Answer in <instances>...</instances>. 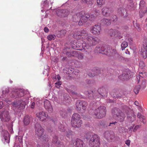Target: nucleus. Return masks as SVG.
Instances as JSON below:
<instances>
[{"label":"nucleus","instance_id":"f257e3e1","mask_svg":"<svg viewBox=\"0 0 147 147\" xmlns=\"http://www.w3.org/2000/svg\"><path fill=\"white\" fill-rule=\"evenodd\" d=\"M74 37L78 40L75 49L77 50L89 49L92 46L96 45L98 42V38L92 36L86 28L77 32L73 35Z\"/></svg>","mask_w":147,"mask_h":147},{"label":"nucleus","instance_id":"f03ea898","mask_svg":"<svg viewBox=\"0 0 147 147\" xmlns=\"http://www.w3.org/2000/svg\"><path fill=\"white\" fill-rule=\"evenodd\" d=\"M106 114V107L104 106H101L93 111L92 115L95 118H101L105 116Z\"/></svg>","mask_w":147,"mask_h":147},{"label":"nucleus","instance_id":"7ed1b4c3","mask_svg":"<svg viewBox=\"0 0 147 147\" xmlns=\"http://www.w3.org/2000/svg\"><path fill=\"white\" fill-rule=\"evenodd\" d=\"M112 114L113 116L118 121L122 122L124 121L125 115L119 109L116 108L113 109Z\"/></svg>","mask_w":147,"mask_h":147},{"label":"nucleus","instance_id":"20e7f679","mask_svg":"<svg viewBox=\"0 0 147 147\" xmlns=\"http://www.w3.org/2000/svg\"><path fill=\"white\" fill-rule=\"evenodd\" d=\"M35 129L36 135L39 138L43 139L45 136L44 130L41 125L38 123H36L35 125Z\"/></svg>","mask_w":147,"mask_h":147},{"label":"nucleus","instance_id":"39448f33","mask_svg":"<svg viewBox=\"0 0 147 147\" xmlns=\"http://www.w3.org/2000/svg\"><path fill=\"white\" fill-rule=\"evenodd\" d=\"M91 147H99L100 144L99 138L96 135H94L91 137L89 141Z\"/></svg>","mask_w":147,"mask_h":147},{"label":"nucleus","instance_id":"423d86ee","mask_svg":"<svg viewBox=\"0 0 147 147\" xmlns=\"http://www.w3.org/2000/svg\"><path fill=\"white\" fill-rule=\"evenodd\" d=\"M95 52L96 53H102L105 55H108V53L111 52L110 49L109 48H105L102 46H98L95 49Z\"/></svg>","mask_w":147,"mask_h":147},{"label":"nucleus","instance_id":"0eeeda50","mask_svg":"<svg viewBox=\"0 0 147 147\" xmlns=\"http://www.w3.org/2000/svg\"><path fill=\"white\" fill-rule=\"evenodd\" d=\"M139 53L142 55L143 58L145 59L147 57V39L144 40L143 47L141 49L139 50Z\"/></svg>","mask_w":147,"mask_h":147},{"label":"nucleus","instance_id":"6e6552de","mask_svg":"<svg viewBox=\"0 0 147 147\" xmlns=\"http://www.w3.org/2000/svg\"><path fill=\"white\" fill-rule=\"evenodd\" d=\"M26 105L25 100H19L13 103V107L17 109L21 110L24 109Z\"/></svg>","mask_w":147,"mask_h":147},{"label":"nucleus","instance_id":"1a4fd4ad","mask_svg":"<svg viewBox=\"0 0 147 147\" xmlns=\"http://www.w3.org/2000/svg\"><path fill=\"white\" fill-rule=\"evenodd\" d=\"M101 31L100 26L98 25H95L91 27L90 28V31L91 33L96 36L100 35Z\"/></svg>","mask_w":147,"mask_h":147},{"label":"nucleus","instance_id":"9d476101","mask_svg":"<svg viewBox=\"0 0 147 147\" xmlns=\"http://www.w3.org/2000/svg\"><path fill=\"white\" fill-rule=\"evenodd\" d=\"M87 105V103L85 101L78 100L76 103V110L80 111L82 109L84 110L86 109Z\"/></svg>","mask_w":147,"mask_h":147},{"label":"nucleus","instance_id":"9b49d317","mask_svg":"<svg viewBox=\"0 0 147 147\" xmlns=\"http://www.w3.org/2000/svg\"><path fill=\"white\" fill-rule=\"evenodd\" d=\"M11 93L12 96L16 98L24 96V91L22 89H17L13 90Z\"/></svg>","mask_w":147,"mask_h":147},{"label":"nucleus","instance_id":"f8f14e48","mask_svg":"<svg viewBox=\"0 0 147 147\" xmlns=\"http://www.w3.org/2000/svg\"><path fill=\"white\" fill-rule=\"evenodd\" d=\"M36 116L39 120L41 121H46L48 116L47 113L43 111H40L37 113Z\"/></svg>","mask_w":147,"mask_h":147},{"label":"nucleus","instance_id":"ddd939ff","mask_svg":"<svg viewBox=\"0 0 147 147\" xmlns=\"http://www.w3.org/2000/svg\"><path fill=\"white\" fill-rule=\"evenodd\" d=\"M0 118L3 121H9L10 119L9 112L7 111H3L0 115Z\"/></svg>","mask_w":147,"mask_h":147},{"label":"nucleus","instance_id":"4468645a","mask_svg":"<svg viewBox=\"0 0 147 147\" xmlns=\"http://www.w3.org/2000/svg\"><path fill=\"white\" fill-rule=\"evenodd\" d=\"M56 12L57 15L61 17H66L69 13V11L67 9H58Z\"/></svg>","mask_w":147,"mask_h":147},{"label":"nucleus","instance_id":"2eb2a0df","mask_svg":"<svg viewBox=\"0 0 147 147\" xmlns=\"http://www.w3.org/2000/svg\"><path fill=\"white\" fill-rule=\"evenodd\" d=\"M113 12L112 9L107 7H104L102 9V15L107 17H109Z\"/></svg>","mask_w":147,"mask_h":147},{"label":"nucleus","instance_id":"dca6fc26","mask_svg":"<svg viewBox=\"0 0 147 147\" xmlns=\"http://www.w3.org/2000/svg\"><path fill=\"white\" fill-rule=\"evenodd\" d=\"M88 13L85 14L84 11V14L83 15L80 16V20L78 22V24L80 26H81L84 23L86 22L88 18V17L87 16Z\"/></svg>","mask_w":147,"mask_h":147},{"label":"nucleus","instance_id":"f3484780","mask_svg":"<svg viewBox=\"0 0 147 147\" xmlns=\"http://www.w3.org/2000/svg\"><path fill=\"white\" fill-rule=\"evenodd\" d=\"M118 14L123 17H125L127 16V11L123 7H120L117 10Z\"/></svg>","mask_w":147,"mask_h":147},{"label":"nucleus","instance_id":"a211bd4d","mask_svg":"<svg viewBox=\"0 0 147 147\" xmlns=\"http://www.w3.org/2000/svg\"><path fill=\"white\" fill-rule=\"evenodd\" d=\"M44 105L45 109L50 113L53 111V108L49 100H45L44 101Z\"/></svg>","mask_w":147,"mask_h":147},{"label":"nucleus","instance_id":"6ab92c4d","mask_svg":"<svg viewBox=\"0 0 147 147\" xmlns=\"http://www.w3.org/2000/svg\"><path fill=\"white\" fill-rule=\"evenodd\" d=\"M82 123L81 120H71V124L72 126L75 128H79L80 127Z\"/></svg>","mask_w":147,"mask_h":147},{"label":"nucleus","instance_id":"aec40b11","mask_svg":"<svg viewBox=\"0 0 147 147\" xmlns=\"http://www.w3.org/2000/svg\"><path fill=\"white\" fill-rule=\"evenodd\" d=\"M110 31L113 32L112 34L111 35V37L117 38L119 39H121L122 38L120 33L118 30L111 29L110 30Z\"/></svg>","mask_w":147,"mask_h":147},{"label":"nucleus","instance_id":"412c9836","mask_svg":"<svg viewBox=\"0 0 147 147\" xmlns=\"http://www.w3.org/2000/svg\"><path fill=\"white\" fill-rule=\"evenodd\" d=\"M110 31L113 32L112 34L111 35V37L117 38L119 39H121L122 38L120 33L118 30L111 29L110 30Z\"/></svg>","mask_w":147,"mask_h":147},{"label":"nucleus","instance_id":"4be33fe9","mask_svg":"<svg viewBox=\"0 0 147 147\" xmlns=\"http://www.w3.org/2000/svg\"><path fill=\"white\" fill-rule=\"evenodd\" d=\"M51 0H45L41 4V6L42 8L45 10L47 9L48 8L49 5L53 3L51 2Z\"/></svg>","mask_w":147,"mask_h":147},{"label":"nucleus","instance_id":"5701e85b","mask_svg":"<svg viewBox=\"0 0 147 147\" xmlns=\"http://www.w3.org/2000/svg\"><path fill=\"white\" fill-rule=\"evenodd\" d=\"M2 134L3 135L5 140V143H9V137L8 132L5 130L2 131Z\"/></svg>","mask_w":147,"mask_h":147},{"label":"nucleus","instance_id":"b1692460","mask_svg":"<svg viewBox=\"0 0 147 147\" xmlns=\"http://www.w3.org/2000/svg\"><path fill=\"white\" fill-rule=\"evenodd\" d=\"M111 52L113 55V57L115 59H117L119 60L122 59L123 57L120 56L119 54L116 52L115 49H113L111 50Z\"/></svg>","mask_w":147,"mask_h":147},{"label":"nucleus","instance_id":"393cba45","mask_svg":"<svg viewBox=\"0 0 147 147\" xmlns=\"http://www.w3.org/2000/svg\"><path fill=\"white\" fill-rule=\"evenodd\" d=\"M84 14V11H82L78 12L74 14L73 16V21H78L79 19H80V16L83 15Z\"/></svg>","mask_w":147,"mask_h":147},{"label":"nucleus","instance_id":"a878e982","mask_svg":"<svg viewBox=\"0 0 147 147\" xmlns=\"http://www.w3.org/2000/svg\"><path fill=\"white\" fill-rule=\"evenodd\" d=\"M77 51H68L66 53L67 56L68 57H76L77 54Z\"/></svg>","mask_w":147,"mask_h":147},{"label":"nucleus","instance_id":"bb28decb","mask_svg":"<svg viewBox=\"0 0 147 147\" xmlns=\"http://www.w3.org/2000/svg\"><path fill=\"white\" fill-rule=\"evenodd\" d=\"M104 137L107 139L112 138L113 136V133L111 131H107L104 134Z\"/></svg>","mask_w":147,"mask_h":147},{"label":"nucleus","instance_id":"cd10ccee","mask_svg":"<svg viewBox=\"0 0 147 147\" xmlns=\"http://www.w3.org/2000/svg\"><path fill=\"white\" fill-rule=\"evenodd\" d=\"M75 146L76 147H83L84 146L83 142L80 139H77L76 140Z\"/></svg>","mask_w":147,"mask_h":147},{"label":"nucleus","instance_id":"c85d7f7f","mask_svg":"<svg viewBox=\"0 0 147 147\" xmlns=\"http://www.w3.org/2000/svg\"><path fill=\"white\" fill-rule=\"evenodd\" d=\"M69 111L67 109H63L60 112V115L63 118H65L67 115Z\"/></svg>","mask_w":147,"mask_h":147},{"label":"nucleus","instance_id":"c756f323","mask_svg":"<svg viewBox=\"0 0 147 147\" xmlns=\"http://www.w3.org/2000/svg\"><path fill=\"white\" fill-rule=\"evenodd\" d=\"M119 78L121 80H126L129 78L130 77L126 72L123 74L119 76Z\"/></svg>","mask_w":147,"mask_h":147},{"label":"nucleus","instance_id":"7c9ffc66","mask_svg":"<svg viewBox=\"0 0 147 147\" xmlns=\"http://www.w3.org/2000/svg\"><path fill=\"white\" fill-rule=\"evenodd\" d=\"M9 90L7 88H6L5 90H3L2 91V94L1 95L2 97L0 96V98H5L6 97L9 92Z\"/></svg>","mask_w":147,"mask_h":147},{"label":"nucleus","instance_id":"2f4dec72","mask_svg":"<svg viewBox=\"0 0 147 147\" xmlns=\"http://www.w3.org/2000/svg\"><path fill=\"white\" fill-rule=\"evenodd\" d=\"M81 120L80 116L78 113H75L72 115L71 120Z\"/></svg>","mask_w":147,"mask_h":147},{"label":"nucleus","instance_id":"473e14b6","mask_svg":"<svg viewBox=\"0 0 147 147\" xmlns=\"http://www.w3.org/2000/svg\"><path fill=\"white\" fill-rule=\"evenodd\" d=\"M30 117L28 115L26 116L24 119V122L26 125H28L30 122Z\"/></svg>","mask_w":147,"mask_h":147},{"label":"nucleus","instance_id":"72a5a7b5","mask_svg":"<svg viewBox=\"0 0 147 147\" xmlns=\"http://www.w3.org/2000/svg\"><path fill=\"white\" fill-rule=\"evenodd\" d=\"M143 74L144 75H146L145 72H142L141 73H140L139 75L137 76L136 79L138 82H139L140 80H142L143 78L144 77V75L143 76Z\"/></svg>","mask_w":147,"mask_h":147},{"label":"nucleus","instance_id":"f704fd0d","mask_svg":"<svg viewBox=\"0 0 147 147\" xmlns=\"http://www.w3.org/2000/svg\"><path fill=\"white\" fill-rule=\"evenodd\" d=\"M131 114L133 115L132 116V117L130 118V117L129 115V113H127V117L128 119H130V121H133L135 120L136 116L135 115H134V114L133 113V111H131Z\"/></svg>","mask_w":147,"mask_h":147},{"label":"nucleus","instance_id":"c9c22d12","mask_svg":"<svg viewBox=\"0 0 147 147\" xmlns=\"http://www.w3.org/2000/svg\"><path fill=\"white\" fill-rule=\"evenodd\" d=\"M102 23L103 24L107 25H110L111 24L110 20L107 19H103L102 20Z\"/></svg>","mask_w":147,"mask_h":147},{"label":"nucleus","instance_id":"e433bc0d","mask_svg":"<svg viewBox=\"0 0 147 147\" xmlns=\"http://www.w3.org/2000/svg\"><path fill=\"white\" fill-rule=\"evenodd\" d=\"M66 31L65 30H62L58 32V36L59 37H62L64 36L66 33Z\"/></svg>","mask_w":147,"mask_h":147},{"label":"nucleus","instance_id":"4c0bfd02","mask_svg":"<svg viewBox=\"0 0 147 147\" xmlns=\"http://www.w3.org/2000/svg\"><path fill=\"white\" fill-rule=\"evenodd\" d=\"M87 16L88 17V18L89 19V20L91 21H92L94 20L96 18V16L98 15L97 14H94V15L93 14H91L90 15L88 13Z\"/></svg>","mask_w":147,"mask_h":147},{"label":"nucleus","instance_id":"58836bf2","mask_svg":"<svg viewBox=\"0 0 147 147\" xmlns=\"http://www.w3.org/2000/svg\"><path fill=\"white\" fill-rule=\"evenodd\" d=\"M98 92H100L101 95H102V94L106 95L107 94L106 89L104 88H101L99 89H98Z\"/></svg>","mask_w":147,"mask_h":147},{"label":"nucleus","instance_id":"ea45409f","mask_svg":"<svg viewBox=\"0 0 147 147\" xmlns=\"http://www.w3.org/2000/svg\"><path fill=\"white\" fill-rule=\"evenodd\" d=\"M128 43L125 41L123 42L121 45V49L122 50H124L128 46Z\"/></svg>","mask_w":147,"mask_h":147},{"label":"nucleus","instance_id":"a19ab883","mask_svg":"<svg viewBox=\"0 0 147 147\" xmlns=\"http://www.w3.org/2000/svg\"><path fill=\"white\" fill-rule=\"evenodd\" d=\"M47 39L49 40H54L56 38V36L54 34H50L47 36Z\"/></svg>","mask_w":147,"mask_h":147},{"label":"nucleus","instance_id":"79ce46f5","mask_svg":"<svg viewBox=\"0 0 147 147\" xmlns=\"http://www.w3.org/2000/svg\"><path fill=\"white\" fill-rule=\"evenodd\" d=\"M140 89V86H138L135 87L134 89V92L136 94L138 93Z\"/></svg>","mask_w":147,"mask_h":147},{"label":"nucleus","instance_id":"37998d69","mask_svg":"<svg viewBox=\"0 0 147 147\" xmlns=\"http://www.w3.org/2000/svg\"><path fill=\"white\" fill-rule=\"evenodd\" d=\"M53 143L54 144H59V142L58 141L57 137L55 136L53 138Z\"/></svg>","mask_w":147,"mask_h":147},{"label":"nucleus","instance_id":"c03bdc74","mask_svg":"<svg viewBox=\"0 0 147 147\" xmlns=\"http://www.w3.org/2000/svg\"><path fill=\"white\" fill-rule=\"evenodd\" d=\"M34 144V143L31 141L28 142L26 143V145L27 147H33Z\"/></svg>","mask_w":147,"mask_h":147},{"label":"nucleus","instance_id":"a18cd8bd","mask_svg":"<svg viewBox=\"0 0 147 147\" xmlns=\"http://www.w3.org/2000/svg\"><path fill=\"white\" fill-rule=\"evenodd\" d=\"M139 5L140 8L141 9H142L143 7H144L145 5V2L143 0L141 1L140 2Z\"/></svg>","mask_w":147,"mask_h":147},{"label":"nucleus","instance_id":"49530a36","mask_svg":"<svg viewBox=\"0 0 147 147\" xmlns=\"http://www.w3.org/2000/svg\"><path fill=\"white\" fill-rule=\"evenodd\" d=\"M97 2L98 5H103L105 3V0H97Z\"/></svg>","mask_w":147,"mask_h":147},{"label":"nucleus","instance_id":"de8ad7c7","mask_svg":"<svg viewBox=\"0 0 147 147\" xmlns=\"http://www.w3.org/2000/svg\"><path fill=\"white\" fill-rule=\"evenodd\" d=\"M46 140H45V142H43V144L42 145V147H49V144L48 142V140L47 139H46Z\"/></svg>","mask_w":147,"mask_h":147},{"label":"nucleus","instance_id":"09e8293b","mask_svg":"<svg viewBox=\"0 0 147 147\" xmlns=\"http://www.w3.org/2000/svg\"><path fill=\"white\" fill-rule=\"evenodd\" d=\"M78 55V58L80 60H83L84 58V55L83 54L80 53L78 54L77 55Z\"/></svg>","mask_w":147,"mask_h":147},{"label":"nucleus","instance_id":"8fccbe9b","mask_svg":"<svg viewBox=\"0 0 147 147\" xmlns=\"http://www.w3.org/2000/svg\"><path fill=\"white\" fill-rule=\"evenodd\" d=\"M142 80V82L141 85V87L143 89H144L146 87V82L145 80Z\"/></svg>","mask_w":147,"mask_h":147},{"label":"nucleus","instance_id":"3c124183","mask_svg":"<svg viewBox=\"0 0 147 147\" xmlns=\"http://www.w3.org/2000/svg\"><path fill=\"white\" fill-rule=\"evenodd\" d=\"M137 117L141 120H143L144 119V116L139 113L137 114Z\"/></svg>","mask_w":147,"mask_h":147},{"label":"nucleus","instance_id":"603ef678","mask_svg":"<svg viewBox=\"0 0 147 147\" xmlns=\"http://www.w3.org/2000/svg\"><path fill=\"white\" fill-rule=\"evenodd\" d=\"M145 66V64L144 61H141L139 63V67L141 68H143Z\"/></svg>","mask_w":147,"mask_h":147},{"label":"nucleus","instance_id":"864d4df0","mask_svg":"<svg viewBox=\"0 0 147 147\" xmlns=\"http://www.w3.org/2000/svg\"><path fill=\"white\" fill-rule=\"evenodd\" d=\"M96 92L95 91H94V92H93V91H91V92H88V94L89 95H88V96L90 97V98H91V95H90L91 94H92V96H95L96 95Z\"/></svg>","mask_w":147,"mask_h":147},{"label":"nucleus","instance_id":"5fc2aeb1","mask_svg":"<svg viewBox=\"0 0 147 147\" xmlns=\"http://www.w3.org/2000/svg\"><path fill=\"white\" fill-rule=\"evenodd\" d=\"M135 22H133V23L134 26L135 28L138 31H140V28L139 25L138 24H136L135 23Z\"/></svg>","mask_w":147,"mask_h":147},{"label":"nucleus","instance_id":"6e6d98bb","mask_svg":"<svg viewBox=\"0 0 147 147\" xmlns=\"http://www.w3.org/2000/svg\"><path fill=\"white\" fill-rule=\"evenodd\" d=\"M55 86L57 88H59L60 86V85L61 84V82L59 80H58L57 82L55 83Z\"/></svg>","mask_w":147,"mask_h":147},{"label":"nucleus","instance_id":"4d7b16f0","mask_svg":"<svg viewBox=\"0 0 147 147\" xmlns=\"http://www.w3.org/2000/svg\"><path fill=\"white\" fill-rule=\"evenodd\" d=\"M117 123V122L116 121L113 122H112L110 123L109 126H111L112 127H114L115 125Z\"/></svg>","mask_w":147,"mask_h":147},{"label":"nucleus","instance_id":"13d9d810","mask_svg":"<svg viewBox=\"0 0 147 147\" xmlns=\"http://www.w3.org/2000/svg\"><path fill=\"white\" fill-rule=\"evenodd\" d=\"M83 2L85 3H86L87 4H90L92 3V0H82Z\"/></svg>","mask_w":147,"mask_h":147},{"label":"nucleus","instance_id":"bf43d9fd","mask_svg":"<svg viewBox=\"0 0 147 147\" xmlns=\"http://www.w3.org/2000/svg\"><path fill=\"white\" fill-rule=\"evenodd\" d=\"M140 127V125H136L134 127L133 129V131L134 132H135Z\"/></svg>","mask_w":147,"mask_h":147},{"label":"nucleus","instance_id":"052dcab7","mask_svg":"<svg viewBox=\"0 0 147 147\" xmlns=\"http://www.w3.org/2000/svg\"><path fill=\"white\" fill-rule=\"evenodd\" d=\"M117 20V18L116 16L114 15L112 18V20L114 22H116Z\"/></svg>","mask_w":147,"mask_h":147},{"label":"nucleus","instance_id":"680f3d73","mask_svg":"<svg viewBox=\"0 0 147 147\" xmlns=\"http://www.w3.org/2000/svg\"><path fill=\"white\" fill-rule=\"evenodd\" d=\"M59 129H60V130L62 131H64L65 130V129L64 128L63 125H61V127L60 126H59Z\"/></svg>","mask_w":147,"mask_h":147},{"label":"nucleus","instance_id":"e2e57ef3","mask_svg":"<svg viewBox=\"0 0 147 147\" xmlns=\"http://www.w3.org/2000/svg\"><path fill=\"white\" fill-rule=\"evenodd\" d=\"M71 131L70 130H69L68 132H66V136L68 137H69L70 135L71 134Z\"/></svg>","mask_w":147,"mask_h":147},{"label":"nucleus","instance_id":"0e129e2a","mask_svg":"<svg viewBox=\"0 0 147 147\" xmlns=\"http://www.w3.org/2000/svg\"><path fill=\"white\" fill-rule=\"evenodd\" d=\"M96 74L91 73H89L88 74V75L90 77H94L95 76Z\"/></svg>","mask_w":147,"mask_h":147},{"label":"nucleus","instance_id":"69168bd1","mask_svg":"<svg viewBox=\"0 0 147 147\" xmlns=\"http://www.w3.org/2000/svg\"><path fill=\"white\" fill-rule=\"evenodd\" d=\"M124 130V128L123 127H120L119 129V130L120 132H123Z\"/></svg>","mask_w":147,"mask_h":147},{"label":"nucleus","instance_id":"338daca9","mask_svg":"<svg viewBox=\"0 0 147 147\" xmlns=\"http://www.w3.org/2000/svg\"><path fill=\"white\" fill-rule=\"evenodd\" d=\"M127 41L129 42V44H131L132 41V38L129 37L127 39Z\"/></svg>","mask_w":147,"mask_h":147},{"label":"nucleus","instance_id":"774afa93","mask_svg":"<svg viewBox=\"0 0 147 147\" xmlns=\"http://www.w3.org/2000/svg\"><path fill=\"white\" fill-rule=\"evenodd\" d=\"M130 141L129 140H127L125 141V144L128 146L130 145Z\"/></svg>","mask_w":147,"mask_h":147}]
</instances>
